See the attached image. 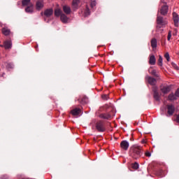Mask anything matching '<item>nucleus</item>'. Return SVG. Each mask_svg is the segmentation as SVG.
Masks as SVG:
<instances>
[{
  "label": "nucleus",
  "mask_w": 179,
  "mask_h": 179,
  "mask_svg": "<svg viewBox=\"0 0 179 179\" xmlns=\"http://www.w3.org/2000/svg\"><path fill=\"white\" fill-rule=\"evenodd\" d=\"M160 90L162 93L164 94H167V93H170V91L171 90V87L169 85H164L161 86Z\"/></svg>",
  "instance_id": "4"
},
{
  "label": "nucleus",
  "mask_w": 179,
  "mask_h": 179,
  "mask_svg": "<svg viewBox=\"0 0 179 179\" xmlns=\"http://www.w3.org/2000/svg\"><path fill=\"white\" fill-rule=\"evenodd\" d=\"M120 146L123 150H128V148H129V143L127 141H123L121 142Z\"/></svg>",
  "instance_id": "9"
},
{
  "label": "nucleus",
  "mask_w": 179,
  "mask_h": 179,
  "mask_svg": "<svg viewBox=\"0 0 179 179\" xmlns=\"http://www.w3.org/2000/svg\"><path fill=\"white\" fill-rule=\"evenodd\" d=\"M4 48H6V50H9V48H12V41H6L4 42Z\"/></svg>",
  "instance_id": "14"
},
{
  "label": "nucleus",
  "mask_w": 179,
  "mask_h": 179,
  "mask_svg": "<svg viewBox=\"0 0 179 179\" xmlns=\"http://www.w3.org/2000/svg\"><path fill=\"white\" fill-rule=\"evenodd\" d=\"M158 65L159 66H163V57H162V55L159 56Z\"/></svg>",
  "instance_id": "27"
},
{
  "label": "nucleus",
  "mask_w": 179,
  "mask_h": 179,
  "mask_svg": "<svg viewBox=\"0 0 179 179\" xmlns=\"http://www.w3.org/2000/svg\"><path fill=\"white\" fill-rule=\"evenodd\" d=\"M145 156H147V157H150V156H152V154H150V152H145Z\"/></svg>",
  "instance_id": "37"
},
{
  "label": "nucleus",
  "mask_w": 179,
  "mask_h": 179,
  "mask_svg": "<svg viewBox=\"0 0 179 179\" xmlns=\"http://www.w3.org/2000/svg\"><path fill=\"white\" fill-rule=\"evenodd\" d=\"M173 20L175 27H178L179 26V16L176 13H173Z\"/></svg>",
  "instance_id": "5"
},
{
  "label": "nucleus",
  "mask_w": 179,
  "mask_h": 179,
  "mask_svg": "<svg viewBox=\"0 0 179 179\" xmlns=\"http://www.w3.org/2000/svg\"><path fill=\"white\" fill-rule=\"evenodd\" d=\"M54 13V10L52 8H48L45 10L43 15L45 16V17H50L52 16V14Z\"/></svg>",
  "instance_id": "8"
},
{
  "label": "nucleus",
  "mask_w": 179,
  "mask_h": 179,
  "mask_svg": "<svg viewBox=\"0 0 179 179\" xmlns=\"http://www.w3.org/2000/svg\"><path fill=\"white\" fill-rule=\"evenodd\" d=\"M141 150H142V147L138 145H134L130 148V153L131 157L133 159H139L141 157Z\"/></svg>",
  "instance_id": "1"
},
{
  "label": "nucleus",
  "mask_w": 179,
  "mask_h": 179,
  "mask_svg": "<svg viewBox=\"0 0 179 179\" xmlns=\"http://www.w3.org/2000/svg\"><path fill=\"white\" fill-rule=\"evenodd\" d=\"M6 67L7 69H12L13 68V64L11 63H6Z\"/></svg>",
  "instance_id": "29"
},
{
  "label": "nucleus",
  "mask_w": 179,
  "mask_h": 179,
  "mask_svg": "<svg viewBox=\"0 0 179 179\" xmlns=\"http://www.w3.org/2000/svg\"><path fill=\"white\" fill-rule=\"evenodd\" d=\"M36 6L37 10H41V9H43V8L44 7V3H43V1H38L36 2Z\"/></svg>",
  "instance_id": "15"
},
{
  "label": "nucleus",
  "mask_w": 179,
  "mask_h": 179,
  "mask_svg": "<svg viewBox=\"0 0 179 179\" xmlns=\"http://www.w3.org/2000/svg\"><path fill=\"white\" fill-rule=\"evenodd\" d=\"M80 2V0H73V2H72L73 9L74 10L79 9Z\"/></svg>",
  "instance_id": "11"
},
{
  "label": "nucleus",
  "mask_w": 179,
  "mask_h": 179,
  "mask_svg": "<svg viewBox=\"0 0 179 179\" xmlns=\"http://www.w3.org/2000/svg\"><path fill=\"white\" fill-rule=\"evenodd\" d=\"M164 58H166L168 62H170V54L169 52L165 53Z\"/></svg>",
  "instance_id": "31"
},
{
  "label": "nucleus",
  "mask_w": 179,
  "mask_h": 179,
  "mask_svg": "<svg viewBox=\"0 0 179 179\" xmlns=\"http://www.w3.org/2000/svg\"><path fill=\"white\" fill-rule=\"evenodd\" d=\"M149 72L151 73V75H153L154 76H157V71L155 69L149 70Z\"/></svg>",
  "instance_id": "28"
},
{
  "label": "nucleus",
  "mask_w": 179,
  "mask_h": 179,
  "mask_svg": "<svg viewBox=\"0 0 179 179\" xmlns=\"http://www.w3.org/2000/svg\"><path fill=\"white\" fill-rule=\"evenodd\" d=\"M80 113H81L80 109L78 108H76L71 111V113L72 114V115H79V114H80Z\"/></svg>",
  "instance_id": "18"
},
{
  "label": "nucleus",
  "mask_w": 179,
  "mask_h": 179,
  "mask_svg": "<svg viewBox=\"0 0 179 179\" xmlns=\"http://www.w3.org/2000/svg\"><path fill=\"white\" fill-rule=\"evenodd\" d=\"M99 118H103V120H108L111 118V115H110L109 114L103 113L99 115Z\"/></svg>",
  "instance_id": "24"
},
{
  "label": "nucleus",
  "mask_w": 179,
  "mask_h": 179,
  "mask_svg": "<svg viewBox=\"0 0 179 179\" xmlns=\"http://www.w3.org/2000/svg\"><path fill=\"white\" fill-rule=\"evenodd\" d=\"M142 143H145V141H142Z\"/></svg>",
  "instance_id": "38"
},
{
  "label": "nucleus",
  "mask_w": 179,
  "mask_h": 179,
  "mask_svg": "<svg viewBox=\"0 0 179 179\" xmlns=\"http://www.w3.org/2000/svg\"><path fill=\"white\" fill-rule=\"evenodd\" d=\"M132 169H134V170H138L139 169V164L135 162L132 164Z\"/></svg>",
  "instance_id": "30"
},
{
  "label": "nucleus",
  "mask_w": 179,
  "mask_h": 179,
  "mask_svg": "<svg viewBox=\"0 0 179 179\" xmlns=\"http://www.w3.org/2000/svg\"><path fill=\"white\" fill-rule=\"evenodd\" d=\"M172 66H173V68H175L176 69H178V67L177 66V64H176V63L172 62L171 63Z\"/></svg>",
  "instance_id": "35"
},
{
  "label": "nucleus",
  "mask_w": 179,
  "mask_h": 179,
  "mask_svg": "<svg viewBox=\"0 0 179 179\" xmlns=\"http://www.w3.org/2000/svg\"><path fill=\"white\" fill-rule=\"evenodd\" d=\"M60 20L62 22V23H68L69 18L65 14H62L60 16Z\"/></svg>",
  "instance_id": "16"
},
{
  "label": "nucleus",
  "mask_w": 179,
  "mask_h": 179,
  "mask_svg": "<svg viewBox=\"0 0 179 179\" xmlns=\"http://www.w3.org/2000/svg\"><path fill=\"white\" fill-rule=\"evenodd\" d=\"M0 47H3V45H0Z\"/></svg>",
  "instance_id": "39"
},
{
  "label": "nucleus",
  "mask_w": 179,
  "mask_h": 179,
  "mask_svg": "<svg viewBox=\"0 0 179 179\" xmlns=\"http://www.w3.org/2000/svg\"><path fill=\"white\" fill-rule=\"evenodd\" d=\"M167 114L170 116L173 115L174 114V111H176V107L173 104L167 105Z\"/></svg>",
  "instance_id": "3"
},
{
  "label": "nucleus",
  "mask_w": 179,
  "mask_h": 179,
  "mask_svg": "<svg viewBox=\"0 0 179 179\" xmlns=\"http://www.w3.org/2000/svg\"><path fill=\"white\" fill-rule=\"evenodd\" d=\"M63 10L64 13H66V15L71 14V7H69V6H64Z\"/></svg>",
  "instance_id": "19"
},
{
  "label": "nucleus",
  "mask_w": 179,
  "mask_h": 179,
  "mask_svg": "<svg viewBox=\"0 0 179 179\" xmlns=\"http://www.w3.org/2000/svg\"><path fill=\"white\" fill-rule=\"evenodd\" d=\"M171 39V31H169L168 34V41H170Z\"/></svg>",
  "instance_id": "34"
},
{
  "label": "nucleus",
  "mask_w": 179,
  "mask_h": 179,
  "mask_svg": "<svg viewBox=\"0 0 179 179\" xmlns=\"http://www.w3.org/2000/svg\"><path fill=\"white\" fill-rule=\"evenodd\" d=\"M177 96L176 94H170L168 96V100H170V101H174V100H177Z\"/></svg>",
  "instance_id": "21"
},
{
  "label": "nucleus",
  "mask_w": 179,
  "mask_h": 179,
  "mask_svg": "<svg viewBox=\"0 0 179 179\" xmlns=\"http://www.w3.org/2000/svg\"><path fill=\"white\" fill-rule=\"evenodd\" d=\"M33 3H31V0H22V6H29L31 5Z\"/></svg>",
  "instance_id": "22"
},
{
  "label": "nucleus",
  "mask_w": 179,
  "mask_h": 179,
  "mask_svg": "<svg viewBox=\"0 0 179 179\" xmlns=\"http://www.w3.org/2000/svg\"><path fill=\"white\" fill-rule=\"evenodd\" d=\"M0 76H3V75L2 76L0 75Z\"/></svg>",
  "instance_id": "41"
},
{
  "label": "nucleus",
  "mask_w": 179,
  "mask_h": 179,
  "mask_svg": "<svg viewBox=\"0 0 179 179\" xmlns=\"http://www.w3.org/2000/svg\"><path fill=\"white\" fill-rule=\"evenodd\" d=\"M63 14L64 13H62V10H61V8H57L55 10V16H56L57 17H59V16Z\"/></svg>",
  "instance_id": "17"
},
{
  "label": "nucleus",
  "mask_w": 179,
  "mask_h": 179,
  "mask_svg": "<svg viewBox=\"0 0 179 179\" xmlns=\"http://www.w3.org/2000/svg\"><path fill=\"white\" fill-rule=\"evenodd\" d=\"M145 79H146V80H148V83L150 85H151V86H155V85H156V83H157V81L153 77L147 76L145 77Z\"/></svg>",
  "instance_id": "7"
},
{
  "label": "nucleus",
  "mask_w": 179,
  "mask_h": 179,
  "mask_svg": "<svg viewBox=\"0 0 179 179\" xmlns=\"http://www.w3.org/2000/svg\"><path fill=\"white\" fill-rule=\"evenodd\" d=\"M2 33L4 34V36H9V34H10V29L8 28H3Z\"/></svg>",
  "instance_id": "25"
},
{
  "label": "nucleus",
  "mask_w": 179,
  "mask_h": 179,
  "mask_svg": "<svg viewBox=\"0 0 179 179\" xmlns=\"http://www.w3.org/2000/svg\"><path fill=\"white\" fill-rule=\"evenodd\" d=\"M41 15H43V13H41Z\"/></svg>",
  "instance_id": "40"
},
{
  "label": "nucleus",
  "mask_w": 179,
  "mask_h": 179,
  "mask_svg": "<svg viewBox=\"0 0 179 179\" xmlns=\"http://www.w3.org/2000/svg\"><path fill=\"white\" fill-rule=\"evenodd\" d=\"M102 99L103 100H108V95H106V94L102 95Z\"/></svg>",
  "instance_id": "33"
},
{
  "label": "nucleus",
  "mask_w": 179,
  "mask_h": 179,
  "mask_svg": "<svg viewBox=\"0 0 179 179\" xmlns=\"http://www.w3.org/2000/svg\"><path fill=\"white\" fill-rule=\"evenodd\" d=\"M149 64L150 65H155L156 64V57L153 55H150V59H149Z\"/></svg>",
  "instance_id": "13"
},
{
  "label": "nucleus",
  "mask_w": 179,
  "mask_h": 179,
  "mask_svg": "<svg viewBox=\"0 0 179 179\" xmlns=\"http://www.w3.org/2000/svg\"><path fill=\"white\" fill-rule=\"evenodd\" d=\"M85 16H89L90 15V9H89V6H86L85 10L84 12Z\"/></svg>",
  "instance_id": "26"
},
{
  "label": "nucleus",
  "mask_w": 179,
  "mask_h": 179,
  "mask_svg": "<svg viewBox=\"0 0 179 179\" xmlns=\"http://www.w3.org/2000/svg\"><path fill=\"white\" fill-rule=\"evenodd\" d=\"M25 12L27 13H33V12H34V5H33L32 3L27 6V8H25Z\"/></svg>",
  "instance_id": "10"
},
{
  "label": "nucleus",
  "mask_w": 179,
  "mask_h": 179,
  "mask_svg": "<svg viewBox=\"0 0 179 179\" xmlns=\"http://www.w3.org/2000/svg\"><path fill=\"white\" fill-rule=\"evenodd\" d=\"M90 6L91 8L96 6V0H91Z\"/></svg>",
  "instance_id": "32"
},
{
  "label": "nucleus",
  "mask_w": 179,
  "mask_h": 179,
  "mask_svg": "<svg viewBox=\"0 0 179 179\" xmlns=\"http://www.w3.org/2000/svg\"><path fill=\"white\" fill-rule=\"evenodd\" d=\"M161 2L162 3H164L160 10L161 15H167V12H169V6H167L166 3H164V0H161Z\"/></svg>",
  "instance_id": "2"
},
{
  "label": "nucleus",
  "mask_w": 179,
  "mask_h": 179,
  "mask_svg": "<svg viewBox=\"0 0 179 179\" xmlns=\"http://www.w3.org/2000/svg\"><path fill=\"white\" fill-rule=\"evenodd\" d=\"M157 22L158 24H161L162 26H164L167 23L166 21L163 20V17H161V16L157 17Z\"/></svg>",
  "instance_id": "12"
},
{
  "label": "nucleus",
  "mask_w": 179,
  "mask_h": 179,
  "mask_svg": "<svg viewBox=\"0 0 179 179\" xmlns=\"http://www.w3.org/2000/svg\"><path fill=\"white\" fill-rule=\"evenodd\" d=\"M154 98L155 100L159 101L160 99V95L159 94V92H157V89L155 88L154 90Z\"/></svg>",
  "instance_id": "23"
},
{
  "label": "nucleus",
  "mask_w": 179,
  "mask_h": 179,
  "mask_svg": "<svg viewBox=\"0 0 179 179\" xmlns=\"http://www.w3.org/2000/svg\"><path fill=\"white\" fill-rule=\"evenodd\" d=\"M175 95L176 96V97L178 99L179 97V89L177 90V91L175 93Z\"/></svg>",
  "instance_id": "36"
},
{
  "label": "nucleus",
  "mask_w": 179,
  "mask_h": 179,
  "mask_svg": "<svg viewBox=\"0 0 179 179\" xmlns=\"http://www.w3.org/2000/svg\"><path fill=\"white\" fill-rule=\"evenodd\" d=\"M151 47L153 49L157 48V40L155 38L151 40Z\"/></svg>",
  "instance_id": "20"
},
{
  "label": "nucleus",
  "mask_w": 179,
  "mask_h": 179,
  "mask_svg": "<svg viewBox=\"0 0 179 179\" xmlns=\"http://www.w3.org/2000/svg\"><path fill=\"white\" fill-rule=\"evenodd\" d=\"M96 127L99 132H104V131H106V128H104V124H103V122H98L96 123Z\"/></svg>",
  "instance_id": "6"
}]
</instances>
